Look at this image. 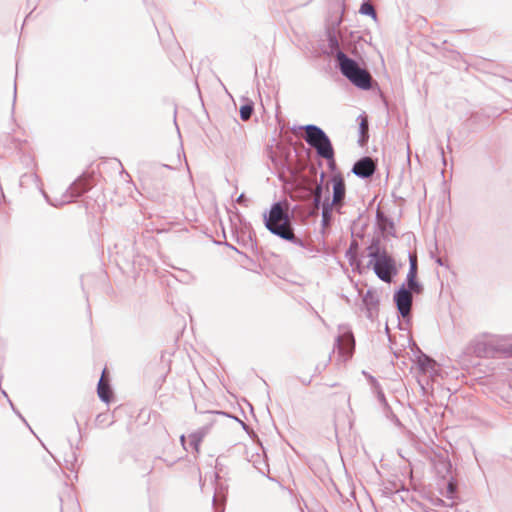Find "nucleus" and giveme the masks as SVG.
<instances>
[{"instance_id":"14","label":"nucleus","mask_w":512,"mask_h":512,"mask_svg":"<svg viewBox=\"0 0 512 512\" xmlns=\"http://www.w3.org/2000/svg\"><path fill=\"white\" fill-rule=\"evenodd\" d=\"M324 178H325V173L322 172L320 174V182L316 185L314 192H313V196H314L313 203H314V206L317 208H319L320 205L324 201V198H325V197H323L324 190H326V192H329V185L328 184L326 186L323 185Z\"/></svg>"},{"instance_id":"11","label":"nucleus","mask_w":512,"mask_h":512,"mask_svg":"<svg viewBox=\"0 0 512 512\" xmlns=\"http://www.w3.org/2000/svg\"><path fill=\"white\" fill-rule=\"evenodd\" d=\"M332 183V198L330 200H334L337 202L341 199H346V183L343 175L341 173H336L331 177Z\"/></svg>"},{"instance_id":"21","label":"nucleus","mask_w":512,"mask_h":512,"mask_svg":"<svg viewBox=\"0 0 512 512\" xmlns=\"http://www.w3.org/2000/svg\"><path fill=\"white\" fill-rule=\"evenodd\" d=\"M359 12L362 15H366V16L372 17L374 20L377 19L376 10H375L374 6L372 5V3L369 0H364L361 3Z\"/></svg>"},{"instance_id":"19","label":"nucleus","mask_w":512,"mask_h":512,"mask_svg":"<svg viewBox=\"0 0 512 512\" xmlns=\"http://www.w3.org/2000/svg\"><path fill=\"white\" fill-rule=\"evenodd\" d=\"M357 248V243L352 242L349 249L346 251V257L349 261V264L354 268V270H357L359 273H361L362 264L361 261L358 259L357 254L353 251V249Z\"/></svg>"},{"instance_id":"43","label":"nucleus","mask_w":512,"mask_h":512,"mask_svg":"<svg viewBox=\"0 0 512 512\" xmlns=\"http://www.w3.org/2000/svg\"><path fill=\"white\" fill-rule=\"evenodd\" d=\"M2 393H3V395H4L6 398H8V395H7V393H6L5 391H2Z\"/></svg>"},{"instance_id":"25","label":"nucleus","mask_w":512,"mask_h":512,"mask_svg":"<svg viewBox=\"0 0 512 512\" xmlns=\"http://www.w3.org/2000/svg\"><path fill=\"white\" fill-rule=\"evenodd\" d=\"M326 197H328V205H330V207L334 210V212L338 213V214H343V207L345 206V200L344 199H341V200H338L337 202H334V200H330V196L327 195Z\"/></svg>"},{"instance_id":"7","label":"nucleus","mask_w":512,"mask_h":512,"mask_svg":"<svg viewBox=\"0 0 512 512\" xmlns=\"http://www.w3.org/2000/svg\"><path fill=\"white\" fill-rule=\"evenodd\" d=\"M375 170L376 166L372 158L364 156L354 163L351 171L361 179H368L374 175Z\"/></svg>"},{"instance_id":"36","label":"nucleus","mask_w":512,"mask_h":512,"mask_svg":"<svg viewBox=\"0 0 512 512\" xmlns=\"http://www.w3.org/2000/svg\"><path fill=\"white\" fill-rule=\"evenodd\" d=\"M16 83L14 84V96H13V106L15 105V101H16Z\"/></svg>"},{"instance_id":"20","label":"nucleus","mask_w":512,"mask_h":512,"mask_svg":"<svg viewBox=\"0 0 512 512\" xmlns=\"http://www.w3.org/2000/svg\"><path fill=\"white\" fill-rule=\"evenodd\" d=\"M435 467L439 474L442 477H445L446 474H449L452 468L451 462L445 457H439L437 462H435Z\"/></svg>"},{"instance_id":"6","label":"nucleus","mask_w":512,"mask_h":512,"mask_svg":"<svg viewBox=\"0 0 512 512\" xmlns=\"http://www.w3.org/2000/svg\"><path fill=\"white\" fill-rule=\"evenodd\" d=\"M413 294L414 293H411L405 284H401L393 295V301L397 308L398 317L402 318L407 325H410L412 322Z\"/></svg>"},{"instance_id":"1","label":"nucleus","mask_w":512,"mask_h":512,"mask_svg":"<svg viewBox=\"0 0 512 512\" xmlns=\"http://www.w3.org/2000/svg\"><path fill=\"white\" fill-rule=\"evenodd\" d=\"M263 221L266 229L273 235L289 241L296 246L305 247V241L295 235L292 217L288 209L283 207L282 202H274L270 210L264 212Z\"/></svg>"},{"instance_id":"26","label":"nucleus","mask_w":512,"mask_h":512,"mask_svg":"<svg viewBox=\"0 0 512 512\" xmlns=\"http://www.w3.org/2000/svg\"><path fill=\"white\" fill-rule=\"evenodd\" d=\"M337 348L339 353L342 354V355H345V356H348L350 357L352 355V352L349 351V350H345L343 347H342V337L340 335H338L336 338H335V342H334V349Z\"/></svg>"},{"instance_id":"10","label":"nucleus","mask_w":512,"mask_h":512,"mask_svg":"<svg viewBox=\"0 0 512 512\" xmlns=\"http://www.w3.org/2000/svg\"><path fill=\"white\" fill-rule=\"evenodd\" d=\"M506 350L507 348L503 349V352L509 356ZM500 351H502V349H499L492 342L488 341H477L473 345V353L479 358H493Z\"/></svg>"},{"instance_id":"40","label":"nucleus","mask_w":512,"mask_h":512,"mask_svg":"<svg viewBox=\"0 0 512 512\" xmlns=\"http://www.w3.org/2000/svg\"><path fill=\"white\" fill-rule=\"evenodd\" d=\"M8 401H9L10 406L12 407V409H13V410H15L14 405H13V403L11 402V400H9V399H8Z\"/></svg>"},{"instance_id":"46","label":"nucleus","mask_w":512,"mask_h":512,"mask_svg":"<svg viewBox=\"0 0 512 512\" xmlns=\"http://www.w3.org/2000/svg\"><path fill=\"white\" fill-rule=\"evenodd\" d=\"M420 386H421V389H422L423 391H425V387H424L423 385H421V384H420Z\"/></svg>"},{"instance_id":"41","label":"nucleus","mask_w":512,"mask_h":512,"mask_svg":"<svg viewBox=\"0 0 512 512\" xmlns=\"http://www.w3.org/2000/svg\"><path fill=\"white\" fill-rule=\"evenodd\" d=\"M163 167L168 168V169H172V167L169 166V165H163Z\"/></svg>"},{"instance_id":"16","label":"nucleus","mask_w":512,"mask_h":512,"mask_svg":"<svg viewBox=\"0 0 512 512\" xmlns=\"http://www.w3.org/2000/svg\"><path fill=\"white\" fill-rule=\"evenodd\" d=\"M406 287L415 295L422 294L424 287L417 279V275L407 274L405 282L403 283Z\"/></svg>"},{"instance_id":"33","label":"nucleus","mask_w":512,"mask_h":512,"mask_svg":"<svg viewBox=\"0 0 512 512\" xmlns=\"http://www.w3.org/2000/svg\"><path fill=\"white\" fill-rule=\"evenodd\" d=\"M506 352L510 357H512V344L507 347Z\"/></svg>"},{"instance_id":"38","label":"nucleus","mask_w":512,"mask_h":512,"mask_svg":"<svg viewBox=\"0 0 512 512\" xmlns=\"http://www.w3.org/2000/svg\"><path fill=\"white\" fill-rule=\"evenodd\" d=\"M436 263H437L438 265H440V266H443V265H444V263H443V261H442V259H441V258H437V259H436Z\"/></svg>"},{"instance_id":"28","label":"nucleus","mask_w":512,"mask_h":512,"mask_svg":"<svg viewBox=\"0 0 512 512\" xmlns=\"http://www.w3.org/2000/svg\"><path fill=\"white\" fill-rule=\"evenodd\" d=\"M418 273V264L417 259L409 255V270L407 274L417 275Z\"/></svg>"},{"instance_id":"15","label":"nucleus","mask_w":512,"mask_h":512,"mask_svg":"<svg viewBox=\"0 0 512 512\" xmlns=\"http://www.w3.org/2000/svg\"><path fill=\"white\" fill-rule=\"evenodd\" d=\"M321 211V224L323 227L330 226L333 221L334 210L328 205V197L324 198L323 203L320 205Z\"/></svg>"},{"instance_id":"37","label":"nucleus","mask_w":512,"mask_h":512,"mask_svg":"<svg viewBox=\"0 0 512 512\" xmlns=\"http://www.w3.org/2000/svg\"><path fill=\"white\" fill-rule=\"evenodd\" d=\"M180 441H181V443H182V445H183L184 449H186V447H185V436H184V435H182V436L180 437Z\"/></svg>"},{"instance_id":"18","label":"nucleus","mask_w":512,"mask_h":512,"mask_svg":"<svg viewBox=\"0 0 512 512\" xmlns=\"http://www.w3.org/2000/svg\"><path fill=\"white\" fill-rule=\"evenodd\" d=\"M327 41L328 47L330 49V54L334 56L335 61L337 62V54L339 51H342L339 45L338 38L334 30H328L327 32Z\"/></svg>"},{"instance_id":"39","label":"nucleus","mask_w":512,"mask_h":512,"mask_svg":"<svg viewBox=\"0 0 512 512\" xmlns=\"http://www.w3.org/2000/svg\"><path fill=\"white\" fill-rule=\"evenodd\" d=\"M74 421H75V423H76V426H77L78 430H80V426H79V423H78L77 419H76V418H74Z\"/></svg>"},{"instance_id":"34","label":"nucleus","mask_w":512,"mask_h":512,"mask_svg":"<svg viewBox=\"0 0 512 512\" xmlns=\"http://www.w3.org/2000/svg\"><path fill=\"white\" fill-rule=\"evenodd\" d=\"M440 151H441L442 158H443V164L446 165V159L444 157V149H443V147H440Z\"/></svg>"},{"instance_id":"5","label":"nucleus","mask_w":512,"mask_h":512,"mask_svg":"<svg viewBox=\"0 0 512 512\" xmlns=\"http://www.w3.org/2000/svg\"><path fill=\"white\" fill-rule=\"evenodd\" d=\"M291 155L292 150L282 146H277V150H273V148L268 150V157L271 160L275 170L277 171L279 179L282 181L285 180L286 173L291 175L295 174V168L292 165Z\"/></svg>"},{"instance_id":"32","label":"nucleus","mask_w":512,"mask_h":512,"mask_svg":"<svg viewBox=\"0 0 512 512\" xmlns=\"http://www.w3.org/2000/svg\"><path fill=\"white\" fill-rule=\"evenodd\" d=\"M506 352L510 357H512V344L507 347Z\"/></svg>"},{"instance_id":"22","label":"nucleus","mask_w":512,"mask_h":512,"mask_svg":"<svg viewBox=\"0 0 512 512\" xmlns=\"http://www.w3.org/2000/svg\"><path fill=\"white\" fill-rule=\"evenodd\" d=\"M240 118L241 120L243 121H247L251 118L253 112H254V104L253 102H247L245 104H243L241 107H240Z\"/></svg>"},{"instance_id":"35","label":"nucleus","mask_w":512,"mask_h":512,"mask_svg":"<svg viewBox=\"0 0 512 512\" xmlns=\"http://www.w3.org/2000/svg\"><path fill=\"white\" fill-rule=\"evenodd\" d=\"M443 504H444V501L442 499H440V498H437V500L435 502V505L440 506V505H443Z\"/></svg>"},{"instance_id":"29","label":"nucleus","mask_w":512,"mask_h":512,"mask_svg":"<svg viewBox=\"0 0 512 512\" xmlns=\"http://www.w3.org/2000/svg\"><path fill=\"white\" fill-rule=\"evenodd\" d=\"M330 361H331V354H329L328 359H327L326 363L323 365V367L321 368V366L317 365L316 370L319 373H321L322 369H324L326 367L327 363H329Z\"/></svg>"},{"instance_id":"42","label":"nucleus","mask_w":512,"mask_h":512,"mask_svg":"<svg viewBox=\"0 0 512 512\" xmlns=\"http://www.w3.org/2000/svg\"><path fill=\"white\" fill-rule=\"evenodd\" d=\"M227 246H229V247H231L233 250H236V251H237L236 247H233V246H231V245H229V244H227Z\"/></svg>"},{"instance_id":"27","label":"nucleus","mask_w":512,"mask_h":512,"mask_svg":"<svg viewBox=\"0 0 512 512\" xmlns=\"http://www.w3.org/2000/svg\"><path fill=\"white\" fill-rule=\"evenodd\" d=\"M370 381L377 388V398H378L379 402L384 405H387L385 395H384L383 391L381 390V388L379 387L377 380L374 377L370 376Z\"/></svg>"},{"instance_id":"17","label":"nucleus","mask_w":512,"mask_h":512,"mask_svg":"<svg viewBox=\"0 0 512 512\" xmlns=\"http://www.w3.org/2000/svg\"><path fill=\"white\" fill-rule=\"evenodd\" d=\"M358 120H359L358 143L360 144V146H364L368 142V138H369V134H368L369 124H368L367 118L364 116H359Z\"/></svg>"},{"instance_id":"23","label":"nucleus","mask_w":512,"mask_h":512,"mask_svg":"<svg viewBox=\"0 0 512 512\" xmlns=\"http://www.w3.org/2000/svg\"><path fill=\"white\" fill-rule=\"evenodd\" d=\"M203 437H204V433H202V432H194V433L190 434V436H189L190 446H192L196 451H198Z\"/></svg>"},{"instance_id":"44","label":"nucleus","mask_w":512,"mask_h":512,"mask_svg":"<svg viewBox=\"0 0 512 512\" xmlns=\"http://www.w3.org/2000/svg\"><path fill=\"white\" fill-rule=\"evenodd\" d=\"M49 203H50L52 206H57V204H56V203H53V202H50V201H49Z\"/></svg>"},{"instance_id":"9","label":"nucleus","mask_w":512,"mask_h":512,"mask_svg":"<svg viewBox=\"0 0 512 512\" xmlns=\"http://www.w3.org/2000/svg\"><path fill=\"white\" fill-rule=\"evenodd\" d=\"M362 302L366 309V317L373 320L379 311L380 300L377 292L373 289H368L363 295Z\"/></svg>"},{"instance_id":"12","label":"nucleus","mask_w":512,"mask_h":512,"mask_svg":"<svg viewBox=\"0 0 512 512\" xmlns=\"http://www.w3.org/2000/svg\"><path fill=\"white\" fill-rule=\"evenodd\" d=\"M106 369L103 370L102 376L97 384V394L101 401L109 403L113 397L112 389L109 381L104 380Z\"/></svg>"},{"instance_id":"8","label":"nucleus","mask_w":512,"mask_h":512,"mask_svg":"<svg viewBox=\"0 0 512 512\" xmlns=\"http://www.w3.org/2000/svg\"><path fill=\"white\" fill-rule=\"evenodd\" d=\"M91 188L89 180L83 177L76 179L66 190V200L62 201V203H68L72 198H77L82 196L84 193L88 192Z\"/></svg>"},{"instance_id":"3","label":"nucleus","mask_w":512,"mask_h":512,"mask_svg":"<svg viewBox=\"0 0 512 512\" xmlns=\"http://www.w3.org/2000/svg\"><path fill=\"white\" fill-rule=\"evenodd\" d=\"M370 261L367 267H372L374 273L383 282L390 283L393 277L397 274L395 261L385 250L380 247V241L373 239L371 245L368 247Z\"/></svg>"},{"instance_id":"13","label":"nucleus","mask_w":512,"mask_h":512,"mask_svg":"<svg viewBox=\"0 0 512 512\" xmlns=\"http://www.w3.org/2000/svg\"><path fill=\"white\" fill-rule=\"evenodd\" d=\"M416 363H417L419 370L424 374L430 372L431 370H434L435 365H436V362L433 358H431L427 354L423 353L419 349H418V355L416 356Z\"/></svg>"},{"instance_id":"31","label":"nucleus","mask_w":512,"mask_h":512,"mask_svg":"<svg viewBox=\"0 0 512 512\" xmlns=\"http://www.w3.org/2000/svg\"><path fill=\"white\" fill-rule=\"evenodd\" d=\"M213 505L215 506V509L218 510L219 507V500L216 498V496H213Z\"/></svg>"},{"instance_id":"45","label":"nucleus","mask_w":512,"mask_h":512,"mask_svg":"<svg viewBox=\"0 0 512 512\" xmlns=\"http://www.w3.org/2000/svg\"><path fill=\"white\" fill-rule=\"evenodd\" d=\"M389 224H390L391 227H393V225H394L393 222L390 221V220H389Z\"/></svg>"},{"instance_id":"47","label":"nucleus","mask_w":512,"mask_h":512,"mask_svg":"<svg viewBox=\"0 0 512 512\" xmlns=\"http://www.w3.org/2000/svg\"><path fill=\"white\" fill-rule=\"evenodd\" d=\"M224 511V505L222 504V507H221V511L220 512H223Z\"/></svg>"},{"instance_id":"24","label":"nucleus","mask_w":512,"mask_h":512,"mask_svg":"<svg viewBox=\"0 0 512 512\" xmlns=\"http://www.w3.org/2000/svg\"><path fill=\"white\" fill-rule=\"evenodd\" d=\"M320 158H323L327 161L328 168L333 173V175L337 173L336 172L337 164L335 161V151L334 150L332 152H330V155L320 156Z\"/></svg>"},{"instance_id":"4","label":"nucleus","mask_w":512,"mask_h":512,"mask_svg":"<svg viewBox=\"0 0 512 512\" xmlns=\"http://www.w3.org/2000/svg\"><path fill=\"white\" fill-rule=\"evenodd\" d=\"M302 128L306 132V143L316 151L318 157L330 155L334 148L329 136L322 128L314 124H308Z\"/></svg>"},{"instance_id":"2","label":"nucleus","mask_w":512,"mask_h":512,"mask_svg":"<svg viewBox=\"0 0 512 512\" xmlns=\"http://www.w3.org/2000/svg\"><path fill=\"white\" fill-rule=\"evenodd\" d=\"M337 68L355 87L364 91L372 89L373 79L370 72L343 51L337 54Z\"/></svg>"},{"instance_id":"30","label":"nucleus","mask_w":512,"mask_h":512,"mask_svg":"<svg viewBox=\"0 0 512 512\" xmlns=\"http://www.w3.org/2000/svg\"><path fill=\"white\" fill-rule=\"evenodd\" d=\"M246 197L245 195L242 193L238 198H237V203L239 204H244L246 202Z\"/></svg>"}]
</instances>
